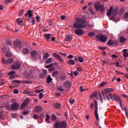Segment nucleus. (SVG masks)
Returning <instances> with one entry per match:
<instances>
[{
  "label": "nucleus",
  "mask_w": 128,
  "mask_h": 128,
  "mask_svg": "<svg viewBox=\"0 0 128 128\" xmlns=\"http://www.w3.org/2000/svg\"><path fill=\"white\" fill-rule=\"evenodd\" d=\"M112 90V88H107L104 89L102 92V95L103 96L104 98L102 96V94L100 92H98L99 98H100V101L101 102H106V98H107L108 100H114L112 98V94L110 92Z\"/></svg>",
  "instance_id": "obj_1"
},
{
  "label": "nucleus",
  "mask_w": 128,
  "mask_h": 128,
  "mask_svg": "<svg viewBox=\"0 0 128 128\" xmlns=\"http://www.w3.org/2000/svg\"><path fill=\"white\" fill-rule=\"evenodd\" d=\"M76 22L73 24V26L75 28H82L86 26V20L82 18H76Z\"/></svg>",
  "instance_id": "obj_2"
},
{
  "label": "nucleus",
  "mask_w": 128,
  "mask_h": 128,
  "mask_svg": "<svg viewBox=\"0 0 128 128\" xmlns=\"http://www.w3.org/2000/svg\"><path fill=\"white\" fill-rule=\"evenodd\" d=\"M94 8L97 12L100 10L101 12H104V4L100 5V2H98L94 4Z\"/></svg>",
  "instance_id": "obj_3"
},
{
  "label": "nucleus",
  "mask_w": 128,
  "mask_h": 128,
  "mask_svg": "<svg viewBox=\"0 0 128 128\" xmlns=\"http://www.w3.org/2000/svg\"><path fill=\"white\" fill-rule=\"evenodd\" d=\"M34 70L30 69V68H28L24 74V76L27 78H32L34 76Z\"/></svg>",
  "instance_id": "obj_4"
},
{
  "label": "nucleus",
  "mask_w": 128,
  "mask_h": 128,
  "mask_svg": "<svg viewBox=\"0 0 128 128\" xmlns=\"http://www.w3.org/2000/svg\"><path fill=\"white\" fill-rule=\"evenodd\" d=\"M56 128H68V124L64 121L56 122L55 124Z\"/></svg>",
  "instance_id": "obj_5"
},
{
  "label": "nucleus",
  "mask_w": 128,
  "mask_h": 128,
  "mask_svg": "<svg viewBox=\"0 0 128 128\" xmlns=\"http://www.w3.org/2000/svg\"><path fill=\"white\" fill-rule=\"evenodd\" d=\"M2 52H3L4 54H5V56L6 58H10L12 54L10 52V49L8 48H6V47H2L1 48Z\"/></svg>",
  "instance_id": "obj_6"
},
{
  "label": "nucleus",
  "mask_w": 128,
  "mask_h": 128,
  "mask_svg": "<svg viewBox=\"0 0 128 128\" xmlns=\"http://www.w3.org/2000/svg\"><path fill=\"white\" fill-rule=\"evenodd\" d=\"M14 45L15 48H22V42L20 40H17L14 42Z\"/></svg>",
  "instance_id": "obj_7"
},
{
  "label": "nucleus",
  "mask_w": 128,
  "mask_h": 128,
  "mask_svg": "<svg viewBox=\"0 0 128 128\" xmlns=\"http://www.w3.org/2000/svg\"><path fill=\"white\" fill-rule=\"evenodd\" d=\"M30 101V99L28 98L25 99V100L24 101V102L20 106V108L21 110H24V108H26V107L28 106V103Z\"/></svg>",
  "instance_id": "obj_8"
},
{
  "label": "nucleus",
  "mask_w": 128,
  "mask_h": 128,
  "mask_svg": "<svg viewBox=\"0 0 128 128\" xmlns=\"http://www.w3.org/2000/svg\"><path fill=\"white\" fill-rule=\"evenodd\" d=\"M94 114L96 116V120L100 122V118H98V102L96 100H94Z\"/></svg>",
  "instance_id": "obj_9"
},
{
  "label": "nucleus",
  "mask_w": 128,
  "mask_h": 128,
  "mask_svg": "<svg viewBox=\"0 0 128 128\" xmlns=\"http://www.w3.org/2000/svg\"><path fill=\"white\" fill-rule=\"evenodd\" d=\"M114 98V100L116 102H118L119 104H120V108L122 110L124 108V105H122V100H120V96H116V95H114L113 96Z\"/></svg>",
  "instance_id": "obj_10"
},
{
  "label": "nucleus",
  "mask_w": 128,
  "mask_h": 128,
  "mask_svg": "<svg viewBox=\"0 0 128 128\" xmlns=\"http://www.w3.org/2000/svg\"><path fill=\"white\" fill-rule=\"evenodd\" d=\"M2 62L4 64H6V66H8L10 64H12V62H14V59L12 58H9L8 60H6L2 58Z\"/></svg>",
  "instance_id": "obj_11"
},
{
  "label": "nucleus",
  "mask_w": 128,
  "mask_h": 128,
  "mask_svg": "<svg viewBox=\"0 0 128 128\" xmlns=\"http://www.w3.org/2000/svg\"><path fill=\"white\" fill-rule=\"evenodd\" d=\"M20 68V64L18 61L14 62L12 66V70H18Z\"/></svg>",
  "instance_id": "obj_12"
},
{
  "label": "nucleus",
  "mask_w": 128,
  "mask_h": 128,
  "mask_svg": "<svg viewBox=\"0 0 128 128\" xmlns=\"http://www.w3.org/2000/svg\"><path fill=\"white\" fill-rule=\"evenodd\" d=\"M18 108H20V105L16 102H14L11 105V110H18Z\"/></svg>",
  "instance_id": "obj_13"
},
{
  "label": "nucleus",
  "mask_w": 128,
  "mask_h": 128,
  "mask_svg": "<svg viewBox=\"0 0 128 128\" xmlns=\"http://www.w3.org/2000/svg\"><path fill=\"white\" fill-rule=\"evenodd\" d=\"M53 56H54L60 62H64V60L62 58V57L60 55L56 54V53H53Z\"/></svg>",
  "instance_id": "obj_14"
},
{
  "label": "nucleus",
  "mask_w": 128,
  "mask_h": 128,
  "mask_svg": "<svg viewBox=\"0 0 128 128\" xmlns=\"http://www.w3.org/2000/svg\"><path fill=\"white\" fill-rule=\"evenodd\" d=\"M84 33V32L82 29L78 28L75 30V34L78 36H82Z\"/></svg>",
  "instance_id": "obj_15"
},
{
  "label": "nucleus",
  "mask_w": 128,
  "mask_h": 128,
  "mask_svg": "<svg viewBox=\"0 0 128 128\" xmlns=\"http://www.w3.org/2000/svg\"><path fill=\"white\" fill-rule=\"evenodd\" d=\"M72 86V82L68 80L66 81L64 84V88H68L70 86Z\"/></svg>",
  "instance_id": "obj_16"
},
{
  "label": "nucleus",
  "mask_w": 128,
  "mask_h": 128,
  "mask_svg": "<svg viewBox=\"0 0 128 128\" xmlns=\"http://www.w3.org/2000/svg\"><path fill=\"white\" fill-rule=\"evenodd\" d=\"M98 38H99L100 42H106V40H108V37H106L104 35L100 36Z\"/></svg>",
  "instance_id": "obj_17"
},
{
  "label": "nucleus",
  "mask_w": 128,
  "mask_h": 128,
  "mask_svg": "<svg viewBox=\"0 0 128 128\" xmlns=\"http://www.w3.org/2000/svg\"><path fill=\"white\" fill-rule=\"evenodd\" d=\"M16 22L19 26H24V20L22 18H18L16 19Z\"/></svg>",
  "instance_id": "obj_18"
},
{
  "label": "nucleus",
  "mask_w": 128,
  "mask_h": 128,
  "mask_svg": "<svg viewBox=\"0 0 128 128\" xmlns=\"http://www.w3.org/2000/svg\"><path fill=\"white\" fill-rule=\"evenodd\" d=\"M42 111V108L40 106H36L35 108V112L36 114H40L41 112Z\"/></svg>",
  "instance_id": "obj_19"
},
{
  "label": "nucleus",
  "mask_w": 128,
  "mask_h": 128,
  "mask_svg": "<svg viewBox=\"0 0 128 128\" xmlns=\"http://www.w3.org/2000/svg\"><path fill=\"white\" fill-rule=\"evenodd\" d=\"M24 54H28L30 53V49L28 48H24L22 50Z\"/></svg>",
  "instance_id": "obj_20"
},
{
  "label": "nucleus",
  "mask_w": 128,
  "mask_h": 128,
  "mask_svg": "<svg viewBox=\"0 0 128 128\" xmlns=\"http://www.w3.org/2000/svg\"><path fill=\"white\" fill-rule=\"evenodd\" d=\"M30 54L32 58H36L38 56V52L36 50H32L30 52Z\"/></svg>",
  "instance_id": "obj_21"
},
{
  "label": "nucleus",
  "mask_w": 128,
  "mask_h": 128,
  "mask_svg": "<svg viewBox=\"0 0 128 128\" xmlns=\"http://www.w3.org/2000/svg\"><path fill=\"white\" fill-rule=\"evenodd\" d=\"M44 36L46 40H50V38L52 37V35H50V34H44Z\"/></svg>",
  "instance_id": "obj_22"
},
{
  "label": "nucleus",
  "mask_w": 128,
  "mask_h": 128,
  "mask_svg": "<svg viewBox=\"0 0 128 128\" xmlns=\"http://www.w3.org/2000/svg\"><path fill=\"white\" fill-rule=\"evenodd\" d=\"M114 10V8L112 6L106 12V15L110 16V14H112V10Z\"/></svg>",
  "instance_id": "obj_23"
},
{
  "label": "nucleus",
  "mask_w": 128,
  "mask_h": 128,
  "mask_svg": "<svg viewBox=\"0 0 128 128\" xmlns=\"http://www.w3.org/2000/svg\"><path fill=\"white\" fill-rule=\"evenodd\" d=\"M72 40V35H68L66 36V40L67 42H70Z\"/></svg>",
  "instance_id": "obj_24"
},
{
  "label": "nucleus",
  "mask_w": 128,
  "mask_h": 128,
  "mask_svg": "<svg viewBox=\"0 0 128 128\" xmlns=\"http://www.w3.org/2000/svg\"><path fill=\"white\" fill-rule=\"evenodd\" d=\"M68 64H70L71 66H74V64H76V62H74V60H70L68 61Z\"/></svg>",
  "instance_id": "obj_25"
},
{
  "label": "nucleus",
  "mask_w": 128,
  "mask_h": 128,
  "mask_svg": "<svg viewBox=\"0 0 128 128\" xmlns=\"http://www.w3.org/2000/svg\"><path fill=\"white\" fill-rule=\"evenodd\" d=\"M24 94H28V96H32V92H29L28 90H25L24 91Z\"/></svg>",
  "instance_id": "obj_26"
},
{
  "label": "nucleus",
  "mask_w": 128,
  "mask_h": 128,
  "mask_svg": "<svg viewBox=\"0 0 128 128\" xmlns=\"http://www.w3.org/2000/svg\"><path fill=\"white\" fill-rule=\"evenodd\" d=\"M126 38L124 37H120V42L122 44H124L126 42Z\"/></svg>",
  "instance_id": "obj_27"
},
{
  "label": "nucleus",
  "mask_w": 128,
  "mask_h": 128,
  "mask_svg": "<svg viewBox=\"0 0 128 128\" xmlns=\"http://www.w3.org/2000/svg\"><path fill=\"white\" fill-rule=\"evenodd\" d=\"M112 14H113V16H116L118 14V9L117 8H115L112 10Z\"/></svg>",
  "instance_id": "obj_28"
},
{
  "label": "nucleus",
  "mask_w": 128,
  "mask_h": 128,
  "mask_svg": "<svg viewBox=\"0 0 128 128\" xmlns=\"http://www.w3.org/2000/svg\"><path fill=\"white\" fill-rule=\"evenodd\" d=\"M58 74H60L58 72V71H54L52 72V76H54V78H56V76H58Z\"/></svg>",
  "instance_id": "obj_29"
},
{
  "label": "nucleus",
  "mask_w": 128,
  "mask_h": 128,
  "mask_svg": "<svg viewBox=\"0 0 128 128\" xmlns=\"http://www.w3.org/2000/svg\"><path fill=\"white\" fill-rule=\"evenodd\" d=\"M51 62H52V58H49L46 62V63L47 64H50Z\"/></svg>",
  "instance_id": "obj_30"
},
{
  "label": "nucleus",
  "mask_w": 128,
  "mask_h": 128,
  "mask_svg": "<svg viewBox=\"0 0 128 128\" xmlns=\"http://www.w3.org/2000/svg\"><path fill=\"white\" fill-rule=\"evenodd\" d=\"M122 110H124L126 116V118H128V108L126 107H123V109H122Z\"/></svg>",
  "instance_id": "obj_31"
},
{
  "label": "nucleus",
  "mask_w": 128,
  "mask_h": 128,
  "mask_svg": "<svg viewBox=\"0 0 128 128\" xmlns=\"http://www.w3.org/2000/svg\"><path fill=\"white\" fill-rule=\"evenodd\" d=\"M32 10H28L27 12V14L28 15V18H32Z\"/></svg>",
  "instance_id": "obj_32"
},
{
  "label": "nucleus",
  "mask_w": 128,
  "mask_h": 128,
  "mask_svg": "<svg viewBox=\"0 0 128 128\" xmlns=\"http://www.w3.org/2000/svg\"><path fill=\"white\" fill-rule=\"evenodd\" d=\"M52 80V77L50 76H48V78H47V83L50 84Z\"/></svg>",
  "instance_id": "obj_33"
},
{
  "label": "nucleus",
  "mask_w": 128,
  "mask_h": 128,
  "mask_svg": "<svg viewBox=\"0 0 128 128\" xmlns=\"http://www.w3.org/2000/svg\"><path fill=\"white\" fill-rule=\"evenodd\" d=\"M60 78L61 80H66V76L62 75L60 77Z\"/></svg>",
  "instance_id": "obj_34"
},
{
  "label": "nucleus",
  "mask_w": 128,
  "mask_h": 128,
  "mask_svg": "<svg viewBox=\"0 0 128 128\" xmlns=\"http://www.w3.org/2000/svg\"><path fill=\"white\" fill-rule=\"evenodd\" d=\"M54 107L55 108H60V104H54Z\"/></svg>",
  "instance_id": "obj_35"
},
{
  "label": "nucleus",
  "mask_w": 128,
  "mask_h": 128,
  "mask_svg": "<svg viewBox=\"0 0 128 128\" xmlns=\"http://www.w3.org/2000/svg\"><path fill=\"white\" fill-rule=\"evenodd\" d=\"M48 56H50V54H48V52L45 53L44 56V59L46 60L48 58Z\"/></svg>",
  "instance_id": "obj_36"
},
{
  "label": "nucleus",
  "mask_w": 128,
  "mask_h": 128,
  "mask_svg": "<svg viewBox=\"0 0 128 128\" xmlns=\"http://www.w3.org/2000/svg\"><path fill=\"white\" fill-rule=\"evenodd\" d=\"M116 74H118V76H122V74L124 76V72L118 71V70H116Z\"/></svg>",
  "instance_id": "obj_37"
},
{
  "label": "nucleus",
  "mask_w": 128,
  "mask_h": 128,
  "mask_svg": "<svg viewBox=\"0 0 128 128\" xmlns=\"http://www.w3.org/2000/svg\"><path fill=\"white\" fill-rule=\"evenodd\" d=\"M88 36L90 38H92V36H94V33L93 32H90L88 34Z\"/></svg>",
  "instance_id": "obj_38"
},
{
  "label": "nucleus",
  "mask_w": 128,
  "mask_h": 128,
  "mask_svg": "<svg viewBox=\"0 0 128 128\" xmlns=\"http://www.w3.org/2000/svg\"><path fill=\"white\" fill-rule=\"evenodd\" d=\"M51 120H56V116L54 114H52L51 116Z\"/></svg>",
  "instance_id": "obj_39"
},
{
  "label": "nucleus",
  "mask_w": 128,
  "mask_h": 128,
  "mask_svg": "<svg viewBox=\"0 0 128 128\" xmlns=\"http://www.w3.org/2000/svg\"><path fill=\"white\" fill-rule=\"evenodd\" d=\"M50 115H48V114H46V121L48 122V120H50Z\"/></svg>",
  "instance_id": "obj_40"
},
{
  "label": "nucleus",
  "mask_w": 128,
  "mask_h": 128,
  "mask_svg": "<svg viewBox=\"0 0 128 128\" xmlns=\"http://www.w3.org/2000/svg\"><path fill=\"white\" fill-rule=\"evenodd\" d=\"M78 60L80 62H84V58L82 57H78Z\"/></svg>",
  "instance_id": "obj_41"
},
{
  "label": "nucleus",
  "mask_w": 128,
  "mask_h": 128,
  "mask_svg": "<svg viewBox=\"0 0 128 128\" xmlns=\"http://www.w3.org/2000/svg\"><path fill=\"white\" fill-rule=\"evenodd\" d=\"M70 104H74V98H70L69 100Z\"/></svg>",
  "instance_id": "obj_42"
},
{
  "label": "nucleus",
  "mask_w": 128,
  "mask_h": 128,
  "mask_svg": "<svg viewBox=\"0 0 128 128\" xmlns=\"http://www.w3.org/2000/svg\"><path fill=\"white\" fill-rule=\"evenodd\" d=\"M108 46H112V44H114V42H112V40H109L108 41Z\"/></svg>",
  "instance_id": "obj_43"
},
{
  "label": "nucleus",
  "mask_w": 128,
  "mask_h": 128,
  "mask_svg": "<svg viewBox=\"0 0 128 128\" xmlns=\"http://www.w3.org/2000/svg\"><path fill=\"white\" fill-rule=\"evenodd\" d=\"M38 114H34V116H33V118H34V120H38Z\"/></svg>",
  "instance_id": "obj_44"
},
{
  "label": "nucleus",
  "mask_w": 128,
  "mask_h": 128,
  "mask_svg": "<svg viewBox=\"0 0 128 128\" xmlns=\"http://www.w3.org/2000/svg\"><path fill=\"white\" fill-rule=\"evenodd\" d=\"M58 90L60 91V92H64V89L62 88V86H60L58 88Z\"/></svg>",
  "instance_id": "obj_45"
},
{
  "label": "nucleus",
  "mask_w": 128,
  "mask_h": 128,
  "mask_svg": "<svg viewBox=\"0 0 128 128\" xmlns=\"http://www.w3.org/2000/svg\"><path fill=\"white\" fill-rule=\"evenodd\" d=\"M94 103H92L90 105V108L91 110H94Z\"/></svg>",
  "instance_id": "obj_46"
},
{
  "label": "nucleus",
  "mask_w": 128,
  "mask_h": 128,
  "mask_svg": "<svg viewBox=\"0 0 128 128\" xmlns=\"http://www.w3.org/2000/svg\"><path fill=\"white\" fill-rule=\"evenodd\" d=\"M11 116L13 118H16V114L14 113H12Z\"/></svg>",
  "instance_id": "obj_47"
},
{
  "label": "nucleus",
  "mask_w": 128,
  "mask_h": 128,
  "mask_svg": "<svg viewBox=\"0 0 128 128\" xmlns=\"http://www.w3.org/2000/svg\"><path fill=\"white\" fill-rule=\"evenodd\" d=\"M106 82H102L100 84V86L101 88H102V86H106Z\"/></svg>",
  "instance_id": "obj_48"
},
{
  "label": "nucleus",
  "mask_w": 128,
  "mask_h": 128,
  "mask_svg": "<svg viewBox=\"0 0 128 128\" xmlns=\"http://www.w3.org/2000/svg\"><path fill=\"white\" fill-rule=\"evenodd\" d=\"M22 82H24V84H32V82L28 80L22 81Z\"/></svg>",
  "instance_id": "obj_49"
},
{
  "label": "nucleus",
  "mask_w": 128,
  "mask_h": 128,
  "mask_svg": "<svg viewBox=\"0 0 128 128\" xmlns=\"http://www.w3.org/2000/svg\"><path fill=\"white\" fill-rule=\"evenodd\" d=\"M38 60H42V52L38 54Z\"/></svg>",
  "instance_id": "obj_50"
},
{
  "label": "nucleus",
  "mask_w": 128,
  "mask_h": 128,
  "mask_svg": "<svg viewBox=\"0 0 128 128\" xmlns=\"http://www.w3.org/2000/svg\"><path fill=\"white\" fill-rule=\"evenodd\" d=\"M29 112L28 110H26V111H24L23 112V114H24V116H26V114H29Z\"/></svg>",
  "instance_id": "obj_51"
},
{
  "label": "nucleus",
  "mask_w": 128,
  "mask_h": 128,
  "mask_svg": "<svg viewBox=\"0 0 128 128\" xmlns=\"http://www.w3.org/2000/svg\"><path fill=\"white\" fill-rule=\"evenodd\" d=\"M43 97H44V94H42V92L40 93L39 94V98L42 99Z\"/></svg>",
  "instance_id": "obj_52"
},
{
  "label": "nucleus",
  "mask_w": 128,
  "mask_h": 128,
  "mask_svg": "<svg viewBox=\"0 0 128 128\" xmlns=\"http://www.w3.org/2000/svg\"><path fill=\"white\" fill-rule=\"evenodd\" d=\"M123 56H124V58H128V52H124L123 54Z\"/></svg>",
  "instance_id": "obj_53"
},
{
  "label": "nucleus",
  "mask_w": 128,
  "mask_h": 128,
  "mask_svg": "<svg viewBox=\"0 0 128 128\" xmlns=\"http://www.w3.org/2000/svg\"><path fill=\"white\" fill-rule=\"evenodd\" d=\"M96 96V93H94L90 96V98H94V96Z\"/></svg>",
  "instance_id": "obj_54"
},
{
  "label": "nucleus",
  "mask_w": 128,
  "mask_h": 128,
  "mask_svg": "<svg viewBox=\"0 0 128 128\" xmlns=\"http://www.w3.org/2000/svg\"><path fill=\"white\" fill-rule=\"evenodd\" d=\"M54 66L53 64H50L49 65H48L46 66V68H50L51 66Z\"/></svg>",
  "instance_id": "obj_55"
},
{
  "label": "nucleus",
  "mask_w": 128,
  "mask_h": 128,
  "mask_svg": "<svg viewBox=\"0 0 128 128\" xmlns=\"http://www.w3.org/2000/svg\"><path fill=\"white\" fill-rule=\"evenodd\" d=\"M13 82H14V84H20V82H22L20 80H16L13 81Z\"/></svg>",
  "instance_id": "obj_56"
},
{
  "label": "nucleus",
  "mask_w": 128,
  "mask_h": 128,
  "mask_svg": "<svg viewBox=\"0 0 128 128\" xmlns=\"http://www.w3.org/2000/svg\"><path fill=\"white\" fill-rule=\"evenodd\" d=\"M16 74V72L15 71H12V72H9L8 74V75H10V74Z\"/></svg>",
  "instance_id": "obj_57"
},
{
  "label": "nucleus",
  "mask_w": 128,
  "mask_h": 128,
  "mask_svg": "<svg viewBox=\"0 0 128 128\" xmlns=\"http://www.w3.org/2000/svg\"><path fill=\"white\" fill-rule=\"evenodd\" d=\"M124 16L125 18H128V12L125 13Z\"/></svg>",
  "instance_id": "obj_58"
},
{
  "label": "nucleus",
  "mask_w": 128,
  "mask_h": 128,
  "mask_svg": "<svg viewBox=\"0 0 128 128\" xmlns=\"http://www.w3.org/2000/svg\"><path fill=\"white\" fill-rule=\"evenodd\" d=\"M54 68H52V67H50L49 68V72H54Z\"/></svg>",
  "instance_id": "obj_59"
},
{
  "label": "nucleus",
  "mask_w": 128,
  "mask_h": 128,
  "mask_svg": "<svg viewBox=\"0 0 128 128\" xmlns=\"http://www.w3.org/2000/svg\"><path fill=\"white\" fill-rule=\"evenodd\" d=\"M74 76H78V71H75L74 72Z\"/></svg>",
  "instance_id": "obj_60"
},
{
  "label": "nucleus",
  "mask_w": 128,
  "mask_h": 128,
  "mask_svg": "<svg viewBox=\"0 0 128 128\" xmlns=\"http://www.w3.org/2000/svg\"><path fill=\"white\" fill-rule=\"evenodd\" d=\"M73 56L72 55H69L67 56L69 60H72V58H73Z\"/></svg>",
  "instance_id": "obj_61"
},
{
  "label": "nucleus",
  "mask_w": 128,
  "mask_h": 128,
  "mask_svg": "<svg viewBox=\"0 0 128 128\" xmlns=\"http://www.w3.org/2000/svg\"><path fill=\"white\" fill-rule=\"evenodd\" d=\"M14 94H18V90H14Z\"/></svg>",
  "instance_id": "obj_62"
},
{
  "label": "nucleus",
  "mask_w": 128,
  "mask_h": 128,
  "mask_svg": "<svg viewBox=\"0 0 128 128\" xmlns=\"http://www.w3.org/2000/svg\"><path fill=\"white\" fill-rule=\"evenodd\" d=\"M77 70H78V72H82V68L81 67H78L77 68Z\"/></svg>",
  "instance_id": "obj_63"
},
{
  "label": "nucleus",
  "mask_w": 128,
  "mask_h": 128,
  "mask_svg": "<svg viewBox=\"0 0 128 128\" xmlns=\"http://www.w3.org/2000/svg\"><path fill=\"white\" fill-rule=\"evenodd\" d=\"M10 80H14V75L10 74Z\"/></svg>",
  "instance_id": "obj_64"
}]
</instances>
